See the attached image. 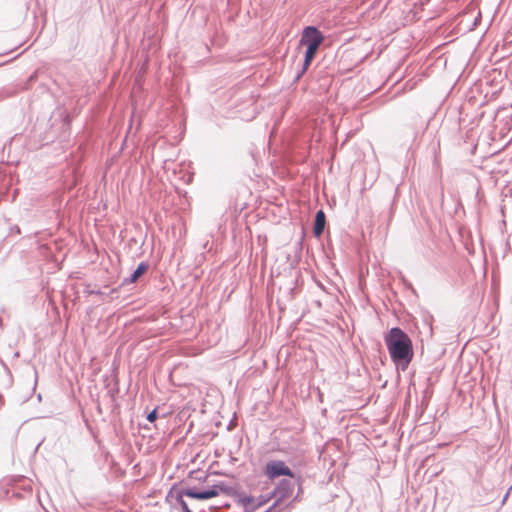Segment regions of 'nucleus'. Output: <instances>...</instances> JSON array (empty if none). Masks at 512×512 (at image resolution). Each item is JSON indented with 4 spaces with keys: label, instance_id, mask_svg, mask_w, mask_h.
<instances>
[{
    "label": "nucleus",
    "instance_id": "obj_2",
    "mask_svg": "<svg viewBox=\"0 0 512 512\" xmlns=\"http://www.w3.org/2000/svg\"><path fill=\"white\" fill-rule=\"evenodd\" d=\"M323 40L324 37L322 33L316 27L307 26L304 28L300 39V45L307 47L304 58V70H306L311 64Z\"/></svg>",
    "mask_w": 512,
    "mask_h": 512
},
{
    "label": "nucleus",
    "instance_id": "obj_8",
    "mask_svg": "<svg viewBox=\"0 0 512 512\" xmlns=\"http://www.w3.org/2000/svg\"><path fill=\"white\" fill-rule=\"evenodd\" d=\"M182 508L185 512H191V510L188 508L187 504L184 501H182Z\"/></svg>",
    "mask_w": 512,
    "mask_h": 512
},
{
    "label": "nucleus",
    "instance_id": "obj_6",
    "mask_svg": "<svg viewBox=\"0 0 512 512\" xmlns=\"http://www.w3.org/2000/svg\"><path fill=\"white\" fill-rule=\"evenodd\" d=\"M148 269V265L145 263H140L134 273L131 276V281L136 282L140 276H142Z\"/></svg>",
    "mask_w": 512,
    "mask_h": 512
},
{
    "label": "nucleus",
    "instance_id": "obj_5",
    "mask_svg": "<svg viewBox=\"0 0 512 512\" xmlns=\"http://www.w3.org/2000/svg\"><path fill=\"white\" fill-rule=\"evenodd\" d=\"M326 217L325 213L322 210H319L316 213L315 224H314V234L315 236H320L323 233L325 227Z\"/></svg>",
    "mask_w": 512,
    "mask_h": 512
},
{
    "label": "nucleus",
    "instance_id": "obj_7",
    "mask_svg": "<svg viewBox=\"0 0 512 512\" xmlns=\"http://www.w3.org/2000/svg\"><path fill=\"white\" fill-rule=\"evenodd\" d=\"M147 419L150 422H154L157 419V411L153 410L147 415Z\"/></svg>",
    "mask_w": 512,
    "mask_h": 512
},
{
    "label": "nucleus",
    "instance_id": "obj_3",
    "mask_svg": "<svg viewBox=\"0 0 512 512\" xmlns=\"http://www.w3.org/2000/svg\"><path fill=\"white\" fill-rule=\"evenodd\" d=\"M264 474L270 480H274L280 476H288L290 478H294V474L291 469L280 460H272L269 461L264 468Z\"/></svg>",
    "mask_w": 512,
    "mask_h": 512
},
{
    "label": "nucleus",
    "instance_id": "obj_4",
    "mask_svg": "<svg viewBox=\"0 0 512 512\" xmlns=\"http://www.w3.org/2000/svg\"><path fill=\"white\" fill-rule=\"evenodd\" d=\"M228 488L223 485H214L213 487L204 490V491H196L195 489L188 488L185 489L183 494L187 497L198 499V500H206L219 496L221 493H227Z\"/></svg>",
    "mask_w": 512,
    "mask_h": 512
},
{
    "label": "nucleus",
    "instance_id": "obj_1",
    "mask_svg": "<svg viewBox=\"0 0 512 512\" xmlns=\"http://www.w3.org/2000/svg\"><path fill=\"white\" fill-rule=\"evenodd\" d=\"M392 361L405 370L413 359V345L410 337L400 328L395 327L384 337Z\"/></svg>",
    "mask_w": 512,
    "mask_h": 512
}]
</instances>
